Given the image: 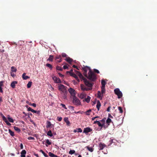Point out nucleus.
<instances>
[{
    "mask_svg": "<svg viewBox=\"0 0 157 157\" xmlns=\"http://www.w3.org/2000/svg\"><path fill=\"white\" fill-rule=\"evenodd\" d=\"M77 74L79 76L80 78L83 81L85 85L88 87H91L92 85L90 83L89 81L84 77L81 73L78 71H77Z\"/></svg>",
    "mask_w": 157,
    "mask_h": 157,
    "instance_id": "f257e3e1",
    "label": "nucleus"
},
{
    "mask_svg": "<svg viewBox=\"0 0 157 157\" xmlns=\"http://www.w3.org/2000/svg\"><path fill=\"white\" fill-rule=\"evenodd\" d=\"M87 78L91 81L94 82L96 79L97 75L91 69H90Z\"/></svg>",
    "mask_w": 157,
    "mask_h": 157,
    "instance_id": "f03ea898",
    "label": "nucleus"
},
{
    "mask_svg": "<svg viewBox=\"0 0 157 157\" xmlns=\"http://www.w3.org/2000/svg\"><path fill=\"white\" fill-rule=\"evenodd\" d=\"M72 102L75 105H78L80 104V101L75 96L73 97Z\"/></svg>",
    "mask_w": 157,
    "mask_h": 157,
    "instance_id": "7ed1b4c3",
    "label": "nucleus"
},
{
    "mask_svg": "<svg viewBox=\"0 0 157 157\" xmlns=\"http://www.w3.org/2000/svg\"><path fill=\"white\" fill-rule=\"evenodd\" d=\"M114 92L115 94L117 95L118 98H120L122 97V94L119 88L115 89Z\"/></svg>",
    "mask_w": 157,
    "mask_h": 157,
    "instance_id": "20e7f679",
    "label": "nucleus"
},
{
    "mask_svg": "<svg viewBox=\"0 0 157 157\" xmlns=\"http://www.w3.org/2000/svg\"><path fill=\"white\" fill-rule=\"evenodd\" d=\"M90 83L92 84V86L91 87H89V88H87L83 84H81L80 85V87L81 90H86L88 91L89 90H90L92 89V87L93 86V83H92L91 82H90Z\"/></svg>",
    "mask_w": 157,
    "mask_h": 157,
    "instance_id": "39448f33",
    "label": "nucleus"
},
{
    "mask_svg": "<svg viewBox=\"0 0 157 157\" xmlns=\"http://www.w3.org/2000/svg\"><path fill=\"white\" fill-rule=\"evenodd\" d=\"M58 87L59 90L62 91L63 93H64L67 92L65 88V86L64 85L60 84L59 85Z\"/></svg>",
    "mask_w": 157,
    "mask_h": 157,
    "instance_id": "423d86ee",
    "label": "nucleus"
},
{
    "mask_svg": "<svg viewBox=\"0 0 157 157\" xmlns=\"http://www.w3.org/2000/svg\"><path fill=\"white\" fill-rule=\"evenodd\" d=\"M68 91L69 93L71 95L72 97L75 96V90L72 88H70L68 90Z\"/></svg>",
    "mask_w": 157,
    "mask_h": 157,
    "instance_id": "0eeeda50",
    "label": "nucleus"
},
{
    "mask_svg": "<svg viewBox=\"0 0 157 157\" xmlns=\"http://www.w3.org/2000/svg\"><path fill=\"white\" fill-rule=\"evenodd\" d=\"M67 73H69L71 76L75 78L77 81H79V79H78V76L76 75L73 72H71V71H67Z\"/></svg>",
    "mask_w": 157,
    "mask_h": 157,
    "instance_id": "6e6552de",
    "label": "nucleus"
},
{
    "mask_svg": "<svg viewBox=\"0 0 157 157\" xmlns=\"http://www.w3.org/2000/svg\"><path fill=\"white\" fill-rule=\"evenodd\" d=\"M52 79L55 81V82L56 83H61V81L56 76L52 77Z\"/></svg>",
    "mask_w": 157,
    "mask_h": 157,
    "instance_id": "1a4fd4ad",
    "label": "nucleus"
},
{
    "mask_svg": "<svg viewBox=\"0 0 157 157\" xmlns=\"http://www.w3.org/2000/svg\"><path fill=\"white\" fill-rule=\"evenodd\" d=\"M106 145L104 143L100 142L99 143V150H102L105 147Z\"/></svg>",
    "mask_w": 157,
    "mask_h": 157,
    "instance_id": "9d476101",
    "label": "nucleus"
},
{
    "mask_svg": "<svg viewBox=\"0 0 157 157\" xmlns=\"http://www.w3.org/2000/svg\"><path fill=\"white\" fill-rule=\"evenodd\" d=\"M105 120L106 118H104L103 119H102L101 120L99 121H100V123L101 124V125H102V127H105Z\"/></svg>",
    "mask_w": 157,
    "mask_h": 157,
    "instance_id": "9b49d317",
    "label": "nucleus"
},
{
    "mask_svg": "<svg viewBox=\"0 0 157 157\" xmlns=\"http://www.w3.org/2000/svg\"><path fill=\"white\" fill-rule=\"evenodd\" d=\"M92 130L90 128H84L83 132L87 134L89 132H90Z\"/></svg>",
    "mask_w": 157,
    "mask_h": 157,
    "instance_id": "f8f14e48",
    "label": "nucleus"
},
{
    "mask_svg": "<svg viewBox=\"0 0 157 157\" xmlns=\"http://www.w3.org/2000/svg\"><path fill=\"white\" fill-rule=\"evenodd\" d=\"M17 81H13L10 84L11 86L13 88H14L15 87V84H17Z\"/></svg>",
    "mask_w": 157,
    "mask_h": 157,
    "instance_id": "ddd939ff",
    "label": "nucleus"
},
{
    "mask_svg": "<svg viewBox=\"0 0 157 157\" xmlns=\"http://www.w3.org/2000/svg\"><path fill=\"white\" fill-rule=\"evenodd\" d=\"M53 125L52 124L51 122L49 121H47L46 122V127L49 128L51 127H52Z\"/></svg>",
    "mask_w": 157,
    "mask_h": 157,
    "instance_id": "4468645a",
    "label": "nucleus"
},
{
    "mask_svg": "<svg viewBox=\"0 0 157 157\" xmlns=\"http://www.w3.org/2000/svg\"><path fill=\"white\" fill-rule=\"evenodd\" d=\"M26 75V73H24L22 75V77L23 79L26 80V79H27L28 78H30L28 76L26 75Z\"/></svg>",
    "mask_w": 157,
    "mask_h": 157,
    "instance_id": "2eb2a0df",
    "label": "nucleus"
},
{
    "mask_svg": "<svg viewBox=\"0 0 157 157\" xmlns=\"http://www.w3.org/2000/svg\"><path fill=\"white\" fill-rule=\"evenodd\" d=\"M101 106V103L99 101H98L97 102V104L96 105V108H97L98 111L99 110V109Z\"/></svg>",
    "mask_w": 157,
    "mask_h": 157,
    "instance_id": "dca6fc26",
    "label": "nucleus"
},
{
    "mask_svg": "<svg viewBox=\"0 0 157 157\" xmlns=\"http://www.w3.org/2000/svg\"><path fill=\"white\" fill-rule=\"evenodd\" d=\"M86 96V95L84 93H82L79 95V97L82 99L85 98Z\"/></svg>",
    "mask_w": 157,
    "mask_h": 157,
    "instance_id": "f3484780",
    "label": "nucleus"
},
{
    "mask_svg": "<svg viewBox=\"0 0 157 157\" xmlns=\"http://www.w3.org/2000/svg\"><path fill=\"white\" fill-rule=\"evenodd\" d=\"M64 120L65 122L66 123L67 125H69L70 124V122L68 120V117H65L64 118Z\"/></svg>",
    "mask_w": 157,
    "mask_h": 157,
    "instance_id": "a211bd4d",
    "label": "nucleus"
},
{
    "mask_svg": "<svg viewBox=\"0 0 157 157\" xmlns=\"http://www.w3.org/2000/svg\"><path fill=\"white\" fill-rule=\"evenodd\" d=\"M82 70L85 72H87V69H89V70L90 69V68L88 66H83V67H82Z\"/></svg>",
    "mask_w": 157,
    "mask_h": 157,
    "instance_id": "6ab92c4d",
    "label": "nucleus"
},
{
    "mask_svg": "<svg viewBox=\"0 0 157 157\" xmlns=\"http://www.w3.org/2000/svg\"><path fill=\"white\" fill-rule=\"evenodd\" d=\"M101 84L102 85L101 87H105L106 82L104 80L102 79L101 80Z\"/></svg>",
    "mask_w": 157,
    "mask_h": 157,
    "instance_id": "aec40b11",
    "label": "nucleus"
},
{
    "mask_svg": "<svg viewBox=\"0 0 157 157\" xmlns=\"http://www.w3.org/2000/svg\"><path fill=\"white\" fill-rule=\"evenodd\" d=\"M65 60L69 63H71L73 61V59L69 57L67 58Z\"/></svg>",
    "mask_w": 157,
    "mask_h": 157,
    "instance_id": "412c9836",
    "label": "nucleus"
},
{
    "mask_svg": "<svg viewBox=\"0 0 157 157\" xmlns=\"http://www.w3.org/2000/svg\"><path fill=\"white\" fill-rule=\"evenodd\" d=\"M97 94H98V98H102L103 94H101V93L100 91H98V93H97Z\"/></svg>",
    "mask_w": 157,
    "mask_h": 157,
    "instance_id": "4be33fe9",
    "label": "nucleus"
},
{
    "mask_svg": "<svg viewBox=\"0 0 157 157\" xmlns=\"http://www.w3.org/2000/svg\"><path fill=\"white\" fill-rule=\"evenodd\" d=\"M26 151L24 150H23L21 152V156H25V154H26Z\"/></svg>",
    "mask_w": 157,
    "mask_h": 157,
    "instance_id": "5701e85b",
    "label": "nucleus"
},
{
    "mask_svg": "<svg viewBox=\"0 0 157 157\" xmlns=\"http://www.w3.org/2000/svg\"><path fill=\"white\" fill-rule=\"evenodd\" d=\"M100 121H96L94 122V124H97L99 127H102V125H101V124L100 123Z\"/></svg>",
    "mask_w": 157,
    "mask_h": 157,
    "instance_id": "b1692460",
    "label": "nucleus"
},
{
    "mask_svg": "<svg viewBox=\"0 0 157 157\" xmlns=\"http://www.w3.org/2000/svg\"><path fill=\"white\" fill-rule=\"evenodd\" d=\"M111 122V120L109 118H108L107 120H106V123L108 125H109V123Z\"/></svg>",
    "mask_w": 157,
    "mask_h": 157,
    "instance_id": "393cba45",
    "label": "nucleus"
},
{
    "mask_svg": "<svg viewBox=\"0 0 157 157\" xmlns=\"http://www.w3.org/2000/svg\"><path fill=\"white\" fill-rule=\"evenodd\" d=\"M110 142L111 144L113 143L116 144L117 142V141L115 139H112L110 140Z\"/></svg>",
    "mask_w": 157,
    "mask_h": 157,
    "instance_id": "a878e982",
    "label": "nucleus"
},
{
    "mask_svg": "<svg viewBox=\"0 0 157 157\" xmlns=\"http://www.w3.org/2000/svg\"><path fill=\"white\" fill-rule=\"evenodd\" d=\"M90 98H91L89 96H88L87 97V98H85V101L87 103H89L90 101Z\"/></svg>",
    "mask_w": 157,
    "mask_h": 157,
    "instance_id": "bb28decb",
    "label": "nucleus"
},
{
    "mask_svg": "<svg viewBox=\"0 0 157 157\" xmlns=\"http://www.w3.org/2000/svg\"><path fill=\"white\" fill-rule=\"evenodd\" d=\"M105 87H101V93L102 94H103L105 93Z\"/></svg>",
    "mask_w": 157,
    "mask_h": 157,
    "instance_id": "cd10ccee",
    "label": "nucleus"
},
{
    "mask_svg": "<svg viewBox=\"0 0 157 157\" xmlns=\"http://www.w3.org/2000/svg\"><path fill=\"white\" fill-rule=\"evenodd\" d=\"M86 147L87 149L90 152H92L93 151V148L91 147H90L89 146Z\"/></svg>",
    "mask_w": 157,
    "mask_h": 157,
    "instance_id": "c85d7f7f",
    "label": "nucleus"
},
{
    "mask_svg": "<svg viewBox=\"0 0 157 157\" xmlns=\"http://www.w3.org/2000/svg\"><path fill=\"white\" fill-rule=\"evenodd\" d=\"M49 156L51 157H57V156L55 155L53 153H52L51 152H49L48 153Z\"/></svg>",
    "mask_w": 157,
    "mask_h": 157,
    "instance_id": "c756f323",
    "label": "nucleus"
},
{
    "mask_svg": "<svg viewBox=\"0 0 157 157\" xmlns=\"http://www.w3.org/2000/svg\"><path fill=\"white\" fill-rule=\"evenodd\" d=\"M9 132L10 135L12 136H14V133L10 129H9Z\"/></svg>",
    "mask_w": 157,
    "mask_h": 157,
    "instance_id": "7c9ffc66",
    "label": "nucleus"
},
{
    "mask_svg": "<svg viewBox=\"0 0 157 157\" xmlns=\"http://www.w3.org/2000/svg\"><path fill=\"white\" fill-rule=\"evenodd\" d=\"M53 56L52 55H50L49 58L47 59L48 60H49L51 61H52L53 60Z\"/></svg>",
    "mask_w": 157,
    "mask_h": 157,
    "instance_id": "2f4dec72",
    "label": "nucleus"
},
{
    "mask_svg": "<svg viewBox=\"0 0 157 157\" xmlns=\"http://www.w3.org/2000/svg\"><path fill=\"white\" fill-rule=\"evenodd\" d=\"M40 151L41 152L43 155L45 157H48V155H47L46 154H45L44 152L42 150H40Z\"/></svg>",
    "mask_w": 157,
    "mask_h": 157,
    "instance_id": "473e14b6",
    "label": "nucleus"
},
{
    "mask_svg": "<svg viewBox=\"0 0 157 157\" xmlns=\"http://www.w3.org/2000/svg\"><path fill=\"white\" fill-rule=\"evenodd\" d=\"M47 134L48 136H49L51 137L52 136H53L52 134L51 130H50L48 132Z\"/></svg>",
    "mask_w": 157,
    "mask_h": 157,
    "instance_id": "72a5a7b5",
    "label": "nucleus"
},
{
    "mask_svg": "<svg viewBox=\"0 0 157 157\" xmlns=\"http://www.w3.org/2000/svg\"><path fill=\"white\" fill-rule=\"evenodd\" d=\"M32 84V82H29L27 84V87L28 88H29L31 87Z\"/></svg>",
    "mask_w": 157,
    "mask_h": 157,
    "instance_id": "f704fd0d",
    "label": "nucleus"
},
{
    "mask_svg": "<svg viewBox=\"0 0 157 157\" xmlns=\"http://www.w3.org/2000/svg\"><path fill=\"white\" fill-rule=\"evenodd\" d=\"M46 66L49 68L51 70L52 69V66L50 64L47 63L46 64Z\"/></svg>",
    "mask_w": 157,
    "mask_h": 157,
    "instance_id": "c9c22d12",
    "label": "nucleus"
},
{
    "mask_svg": "<svg viewBox=\"0 0 157 157\" xmlns=\"http://www.w3.org/2000/svg\"><path fill=\"white\" fill-rule=\"evenodd\" d=\"M56 69L57 70H59V71H63V69L61 68V67L60 66H57L56 67Z\"/></svg>",
    "mask_w": 157,
    "mask_h": 157,
    "instance_id": "e433bc0d",
    "label": "nucleus"
},
{
    "mask_svg": "<svg viewBox=\"0 0 157 157\" xmlns=\"http://www.w3.org/2000/svg\"><path fill=\"white\" fill-rule=\"evenodd\" d=\"M118 109L119 111V112L121 113H122L123 112V111L121 107V106L118 107Z\"/></svg>",
    "mask_w": 157,
    "mask_h": 157,
    "instance_id": "4c0bfd02",
    "label": "nucleus"
},
{
    "mask_svg": "<svg viewBox=\"0 0 157 157\" xmlns=\"http://www.w3.org/2000/svg\"><path fill=\"white\" fill-rule=\"evenodd\" d=\"M11 70L12 72H16L17 71V69L14 67H11Z\"/></svg>",
    "mask_w": 157,
    "mask_h": 157,
    "instance_id": "58836bf2",
    "label": "nucleus"
},
{
    "mask_svg": "<svg viewBox=\"0 0 157 157\" xmlns=\"http://www.w3.org/2000/svg\"><path fill=\"white\" fill-rule=\"evenodd\" d=\"M8 121L10 122L11 123H13V120L12 118H10V117H8Z\"/></svg>",
    "mask_w": 157,
    "mask_h": 157,
    "instance_id": "ea45409f",
    "label": "nucleus"
},
{
    "mask_svg": "<svg viewBox=\"0 0 157 157\" xmlns=\"http://www.w3.org/2000/svg\"><path fill=\"white\" fill-rule=\"evenodd\" d=\"M75 152V151L74 150H70V151L69 152V154L71 155H72L74 154Z\"/></svg>",
    "mask_w": 157,
    "mask_h": 157,
    "instance_id": "a19ab883",
    "label": "nucleus"
},
{
    "mask_svg": "<svg viewBox=\"0 0 157 157\" xmlns=\"http://www.w3.org/2000/svg\"><path fill=\"white\" fill-rule=\"evenodd\" d=\"M91 111V110L90 109H89V110H88L86 112V115H90V112Z\"/></svg>",
    "mask_w": 157,
    "mask_h": 157,
    "instance_id": "79ce46f5",
    "label": "nucleus"
},
{
    "mask_svg": "<svg viewBox=\"0 0 157 157\" xmlns=\"http://www.w3.org/2000/svg\"><path fill=\"white\" fill-rule=\"evenodd\" d=\"M61 58V56H60V55L57 56L55 57V59L56 60L58 59H60Z\"/></svg>",
    "mask_w": 157,
    "mask_h": 157,
    "instance_id": "37998d69",
    "label": "nucleus"
},
{
    "mask_svg": "<svg viewBox=\"0 0 157 157\" xmlns=\"http://www.w3.org/2000/svg\"><path fill=\"white\" fill-rule=\"evenodd\" d=\"M46 143L48 145H50L51 144V142L49 140L47 139L46 140Z\"/></svg>",
    "mask_w": 157,
    "mask_h": 157,
    "instance_id": "c03bdc74",
    "label": "nucleus"
},
{
    "mask_svg": "<svg viewBox=\"0 0 157 157\" xmlns=\"http://www.w3.org/2000/svg\"><path fill=\"white\" fill-rule=\"evenodd\" d=\"M94 71L96 73L98 74H99L100 73L99 71L98 70L96 69H94Z\"/></svg>",
    "mask_w": 157,
    "mask_h": 157,
    "instance_id": "a18cd8bd",
    "label": "nucleus"
},
{
    "mask_svg": "<svg viewBox=\"0 0 157 157\" xmlns=\"http://www.w3.org/2000/svg\"><path fill=\"white\" fill-rule=\"evenodd\" d=\"M61 105L62 106V107L63 108L65 109H67V108L64 104L62 103L61 104Z\"/></svg>",
    "mask_w": 157,
    "mask_h": 157,
    "instance_id": "49530a36",
    "label": "nucleus"
},
{
    "mask_svg": "<svg viewBox=\"0 0 157 157\" xmlns=\"http://www.w3.org/2000/svg\"><path fill=\"white\" fill-rule=\"evenodd\" d=\"M28 139L29 140H34V138L33 137H29L28 138Z\"/></svg>",
    "mask_w": 157,
    "mask_h": 157,
    "instance_id": "de8ad7c7",
    "label": "nucleus"
},
{
    "mask_svg": "<svg viewBox=\"0 0 157 157\" xmlns=\"http://www.w3.org/2000/svg\"><path fill=\"white\" fill-rule=\"evenodd\" d=\"M0 87L3 86H4L3 82V81H0Z\"/></svg>",
    "mask_w": 157,
    "mask_h": 157,
    "instance_id": "09e8293b",
    "label": "nucleus"
},
{
    "mask_svg": "<svg viewBox=\"0 0 157 157\" xmlns=\"http://www.w3.org/2000/svg\"><path fill=\"white\" fill-rule=\"evenodd\" d=\"M62 120V118L61 117H57V120L59 121H60Z\"/></svg>",
    "mask_w": 157,
    "mask_h": 157,
    "instance_id": "8fccbe9b",
    "label": "nucleus"
},
{
    "mask_svg": "<svg viewBox=\"0 0 157 157\" xmlns=\"http://www.w3.org/2000/svg\"><path fill=\"white\" fill-rule=\"evenodd\" d=\"M77 132H82V130L81 128H78L77 129Z\"/></svg>",
    "mask_w": 157,
    "mask_h": 157,
    "instance_id": "3c124183",
    "label": "nucleus"
},
{
    "mask_svg": "<svg viewBox=\"0 0 157 157\" xmlns=\"http://www.w3.org/2000/svg\"><path fill=\"white\" fill-rule=\"evenodd\" d=\"M62 56L63 57H66L67 56V54L64 53H63L62 54Z\"/></svg>",
    "mask_w": 157,
    "mask_h": 157,
    "instance_id": "603ef678",
    "label": "nucleus"
},
{
    "mask_svg": "<svg viewBox=\"0 0 157 157\" xmlns=\"http://www.w3.org/2000/svg\"><path fill=\"white\" fill-rule=\"evenodd\" d=\"M66 93H63L64 94H63V98L64 99H66V98H67V96H66Z\"/></svg>",
    "mask_w": 157,
    "mask_h": 157,
    "instance_id": "864d4df0",
    "label": "nucleus"
},
{
    "mask_svg": "<svg viewBox=\"0 0 157 157\" xmlns=\"http://www.w3.org/2000/svg\"><path fill=\"white\" fill-rule=\"evenodd\" d=\"M87 72L84 71V72L83 73V74L85 77H86L87 78V77L88 76H87Z\"/></svg>",
    "mask_w": 157,
    "mask_h": 157,
    "instance_id": "5fc2aeb1",
    "label": "nucleus"
},
{
    "mask_svg": "<svg viewBox=\"0 0 157 157\" xmlns=\"http://www.w3.org/2000/svg\"><path fill=\"white\" fill-rule=\"evenodd\" d=\"M15 130L18 132H19L20 131V130L19 128H14Z\"/></svg>",
    "mask_w": 157,
    "mask_h": 157,
    "instance_id": "6e6d98bb",
    "label": "nucleus"
},
{
    "mask_svg": "<svg viewBox=\"0 0 157 157\" xmlns=\"http://www.w3.org/2000/svg\"><path fill=\"white\" fill-rule=\"evenodd\" d=\"M5 122L7 125H10V124L9 122V121H8L7 120L5 121Z\"/></svg>",
    "mask_w": 157,
    "mask_h": 157,
    "instance_id": "4d7b16f0",
    "label": "nucleus"
},
{
    "mask_svg": "<svg viewBox=\"0 0 157 157\" xmlns=\"http://www.w3.org/2000/svg\"><path fill=\"white\" fill-rule=\"evenodd\" d=\"M28 105H27L26 106V107L27 108H28V111H31V109H32L30 107H28Z\"/></svg>",
    "mask_w": 157,
    "mask_h": 157,
    "instance_id": "13d9d810",
    "label": "nucleus"
},
{
    "mask_svg": "<svg viewBox=\"0 0 157 157\" xmlns=\"http://www.w3.org/2000/svg\"><path fill=\"white\" fill-rule=\"evenodd\" d=\"M111 108V107L110 106H109L107 109V111L108 112H109L110 109Z\"/></svg>",
    "mask_w": 157,
    "mask_h": 157,
    "instance_id": "bf43d9fd",
    "label": "nucleus"
},
{
    "mask_svg": "<svg viewBox=\"0 0 157 157\" xmlns=\"http://www.w3.org/2000/svg\"><path fill=\"white\" fill-rule=\"evenodd\" d=\"M63 69H68V67L67 65H64L63 67Z\"/></svg>",
    "mask_w": 157,
    "mask_h": 157,
    "instance_id": "052dcab7",
    "label": "nucleus"
},
{
    "mask_svg": "<svg viewBox=\"0 0 157 157\" xmlns=\"http://www.w3.org/2000/svg\"><path fill=\"white\" fill-rule=\"evenodd\" d=\"M31 105L33 106L34 107H36V104L35 103H32V104H31Z\"/></svg>",
    "mask_w": 157,
    "mask_h": 157,
    "instance_id": "680f3d73",
    "label": "nucleus"
},
{
    "mask_svg": "<svg viewBox=\"0 0 157 157\" xmlns=\"http://www.w3.org/2000/svg\"><path fill=\"white\" fill-rule=\"evenodd\" d=\"M58 74L59 75V76H60V77H63L64 75H62L60 73H59Z\"/></svg>",
    "mask_w": 157,
    "mask_h": 157,
    "instance_id": "e2e57ef3",
    "label": "nucleus"
},
{
    "mask_svg": "<svg viewBox=\"0 0 157 157\" xmlns=\"http://www.w3.org/2000/svg\"><path fill=\"white\" fill-rule=\"evenodd\" d=\"M20 147L21 149H23V144L22 143L21 144Z\"/></svg>",
    "mask_w": 157,
    "mask_h": 157,
    "instance_id": "0e129e2a",
    "label": "nucleus"
},
{
    "mask_svg": "<svg viewBox=\"0 0 157 157\" xmlns=\"http://www.w3.org/2000/svg\"><path fill=\"white\" fill-rule=\"evenodd\" d=\"M59 60H57V62L60 63L62 61V58L60 59H59Z\"/></svg>",
    "mask_w": 157,
    "mask_h": 157,
    "instance_id": "69168bd1",
    "label": "nucleus"
},
{
    "mask_svg": "<svg viewBox=\"0 0 157 157\" xmlns=\"http://www.w3.org/2000/svg\"><path fill=\"white\" fill-rule=\"evenodd\" d=\"M3 120L5 121H7V119H6V117H4V116H3Z\"/></svg>",
    "mask_w": 157,
    "mask_h": 157,
    "instance_id": "338daca9",
    "label": "nucleus"
},
{
    "mask_svg": "<svg viewBox=\"0 0 157 157\" xmlns=\"http://www.w3.org/2000/svg\"><path fill=\"white\" fill-rule=\"evenodd\" d=\"M40 111L38 110V111H37V112H36V114H38V115H39L40 113Z\"/></svg>",
    "mask_w": 157,
    "mask_h": 157,
    "instance_id": "774afa93",
    "label": "nucleus"
}]
</instances>
